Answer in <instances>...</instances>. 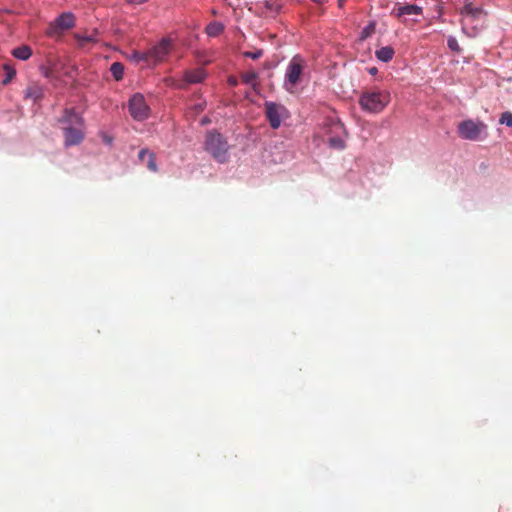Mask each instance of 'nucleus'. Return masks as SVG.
Masks as SVG:
<instances>
[{
    "instance_id": "bb28decb",
    "label": "nucleus",
    "mask_w": 512,
    "mask_h": 512,
    "mask_svg": "<svg viewBox=\"0 0 512 512\" xmlns=\"http://www.w3.org/2000/svg\"><path fill=\"white\" fill-rule=\"evenodd\" d=\"M245 57L251 58L253 60H257L263 55V50L257 49L255 51H246L243 53Z\"/></svg>"
},
{
    "instance_id": "f8f14e48",
    "label": "nucleus",
    "mask_w": 512,
    "mask_h": 512,
    "mask_svg": "<svg viewBox=\"0 0 512 512\" xmlns=\"http://www.w3.org/2000/svg\"><path fill=\"white\" fill-rule=\"evenodd\" d=\"M206 77V72L202 68L187 70L184 73V81L187 84H196L202 82Z\"/></svg>"
},
{
    "instance_id": "4be33fe9",
    "label": "nucleus",
    "mask_w": 512,
    "mask_h": 512,
    "mask_svg": "<svg viewBox=\"0 0 512 512\" xmlns=\"http://www.w3.org/2000/svg\"><path fill=\"white\" fill-rule=\"evenodd\" d=\"M76 38L81 47H84L88 43H95L98 41L96 38V33L90 35H77Z\"/></svg>"
},
{
    "instance_id": "473e14b6",
    "label": "nucleus",
    "mask_w": 512,
    "mask_h": 512,
    "mask_svg": "<svg viewBox=\"0 0 512 512\" xmlns=\"http://www.w3.org/2000/svg\"><path fill=\"white\" fill-rule=\"evenodd\" d=\"M229 83H230L231 85L235 86V85L237 84V80H236V79H234V78H231V79H229Z\"/></svg>"
},
{
    "instance_id": "dca6fc26",
    "label": "nucleus",
    "mask_w": 512,
    "mask_h": 512,
    "mask_svg": "<svg viewBox=\"0 0 512 512\" xmlns=\"http://www.w3.org/2000/svg\"><path fill=\"white\" fill-rule=\"evenodd\" d=\"M12 55L19 60H28L32 55V49L28 45H22L12 50Z\"/></svg>"
},
{
    "instance_id": "5701e85b",
    "label": "nucleus",
    "mask_w": 512,
    "mask_h": 512,
    "mask_svg": "<svg viewBox=\"0 0 512 512\" xmlns=\"http://www.w3.org/2000/svg\"><path fill=\"white\" fill-rule=\"evenodd\" d=\"M131 59L136 62H146L147 64H150L149 58H148V51H146V52L133 51L131 54Z\"/></svg>"
},
{
    "instance_id": "2eb2a0df",
    "label": "nucleus",
    "mask_w": 512,
    "mask_h": 512,
    "mask_svg": "<svg viewBox=\"0 0 512 512\" xmlns=\"http://www.w3.org/2000/svg\"><path fill=\"white\" fill-rule=\"evenodd\" d=\"M394 54V49L391 46L381 47L375 52L376 58L385 63L391 61Z\"/></svg>"
},
{
    "instance_id": "cd10ccee",
    "label": "nucleus",
    "mask_w": 512,
    "mask_h": 512,
    "mask_svg": "<svg viewBox=\"0 0 512 512\" xmlns=\"http://www.w3.org/2000/svg\"><path fill=\"white\" fill-rule=\"evenodd\" d=\"M375 30V24L374 23H370L369 25H367L361 32V38L362 39H365L367 37H369Z\"/></svg>"
},
{
    "instance_id": "2f4dec72",
    "label": "nucleus",
    "mask_w": 512,
    "mask_h": 512,
    "mask_svg": "<svg viewBox=\"0 0 512 512\" xmlns=\"http://www.w3.org/2000/svg\"><path fill=\"white\" fill-rule=\"evenodd\" d=\"M209 122H210V120H209L207 117H205V118H203V119L201 120V124H202V125L208 124Z\"/></svg>"
},
{
    "instance_id": "20e7f679",
    "label": "nucleus",
    "mask_w": 512,
    "mask_h": 512,
    "mask_svg": "<svg viewBox=\"0 0 512 512\" xmlns=\"http://www.w3.org/2000/svg\"><path fill=\"white\" fill-rule=\"evenodd\" d=\"M306 67L305 60L300 55H295L290 60L284 79V88L289 93H293L295 88L300 84L303 71Z\"/></svg>"
},
{
    "instance_id": "7c9ffc66",
    "label": "nucleus",
    "mask_w": 512,
    "mask_h": 512,
    "mask_svg": "<svg viewBox=\"0 0 512 512\" xmlns=\"http://www.w3.org/2000/svg\"><path fill=\"white\" fill-rule=\"evenodd\" d=\"M345 2H346V0H338V1H337V3H338V7H339V8H343V7H344V5H345Z\"/></svg>"
},
{
    "instance_id": "9d476101",
    "label": "nucleus",
    "mask_w": 512,
    "mask_h": 512,
    "mask_svg": "<svg viewBox=\"0 0 512 512\" xmlns=\"http://www.w3.org/2000/svg\"><path fill=\"white\" fill-rule=\"evenodd\" d=\"M138 158L142 163H146L147 168L151 172H157L156 156L152 151L143 148L139 151Z\"/></svg>"
},
{
    "instance_id": "7ed1b4c3",
    "label": "nucleus",
    "mask_w": 512,
    "mask_h": 512,
    "mask_svg": "<svg viewBox=\"0 0 512 512\" xmlns=\"http://www.w3.org/2000/svg\"><path fill=\"white\" fill-rule=\"evenodd\" d=\"M204 148L218 162L224 163L227 161L229 149L227 140L216 130H210L206 133Z\"/></svg>"
},
{
    "instance_id": "f3484780",
    "label": "nucleus",
    "mask_w": 512,
    "mask_h": 512,
    "mask_svg": "<svg viewBox=\"0 0 512 512\" xmlns=\"http://www.w3.org/2000/svg\"><path fill=\"white\" fill-rule=\"evenodd\" d=\"M241 79L245 84L251 85L253 89L258 86V74L253 70L242 73Z\"/></svg>"
},
{
    "instance_id": "b1692460",
    "label": "nucleus",
    "mask_w": 512,
    "mask_h": 512,
    "mask_svg": "<svg viewBox=\"0 0 512 512\" xmlns=\"http://www.w3.org/2000/svg\"><path fill=\"white\" fill-rule=\"evenodd\" d=\"M329 145L336 149H344L345 148V142L339 138V137H331L328 140Z\"/></svg>"
},
{
    "instance_id": "1a4fd4ad",
    "label": "nucleus",
    "mask_w": 512,
    "mask_h": 512,
    "mask_svg": "<svg viewBox=\"0 0 512 512\" xmlns=\"http://www.w3.org/2000/svg\"><path fill=\"white\" fill-rule=\"evenodd\" d=\"M75 24V18L72 13L61 14L48 28V35H60L62 31L72 28Z\"/></svg>"
},
{
    "instance_id": "412c9836",
    "label": "nucleus",
    "mask_w": 512,
    "mask_h": 512,
    "mask_svg": "<svg viewBox=\"0 0 512 512\" xmlns=\"http://www.w3.org/2000/svg\"><path fill=\"white\" fill-rule=\"evenodd\" d=\"M110 71L117 81H120L124 76V66L120 62H114L110 67Z\"/></svg>"
},
{
    "instance_id": "4468645a",
    "label": "nucleus",
    "mask_w": 512,
    "mask_h": 512,
    "mask_svg": "<svg viewBox=\"0 0 512 512\" xmlns=\"http://www.w3.org/2000/svg\"><path fill=\"white\" fill-rule=\"evenodd\" d=\"M485 12L481 7H474L471 3L465 4V6L461 9V15L464 17H469L472 20L479 19Z\"/></svg>"
},
{
    "instance_id": "f257e3e1",
    "label": "nucleus",
    "mask_w": 512,
    "mask_h": 512,
    "mask_svg": "<svg viewBox=\"0 0 512 512\" xmlns=\"http://www.w3.org/2000/svg\"><path fill=\"white\" fill-rule=\"evenodd\" d=\"M59 121L65 125L63 131L66 146L77 145L83 140V119L73 109H66Z\"/></svg>"
},
{
    "instance_id": "6e6552de",
    "label": "nucleus",
    "mask_w": 512,
    "mask_h": 512,
    "mask_svg": "<svg viewBox=\"0 0 512 512\" xmlns=\"http://www.w3.org/2000/svg\"><path fill=\"white\" fill-rule=\"evenodd\" d=\"M171 40L162 39L157 45L148 50V58L150 64H157L163 61L171 51Z\"/></svg>"
},
{
    "instance_id": "0eeeda50",
    "label": "nucleus",
    "mask_w": 512,
    "mask_h": 512,
    "mask_svg": "<svg viewBox=\"0 0 512 512\" xmlns=\"http://www.w3.org/2000/svg\"><path fill=\"white\" fill-rule=\"evenodd\" d=\"M265 114L273 129H277L281 125L282 116L286 113V108L275 102L266 101L264 104Z\"/></svg>"
},
{
    "instance_id": "ddd939ff",
    "label": "nucleus",
    "mask_w": 512,
    "mask_h": 512,
    "mask_svg": "<svg viewBox=\"0 0 512 512\" xmlns=\"http://www.w3.org/2000/svg\"><path fill=\"white\" fill-rule=\"evenodd\" d=\"M24 97L34 102L39 101L43 98V88L38 84L29 85L24 91Z\"/></svg>"
},
{
    "instance_id": "39448f33",
    "label": "nucleus",
    "mask_w": 512,
    "mask_h": 512,
    "mask_svg": "<svg viewBox=\"0 0 512 512\" xmlns=\"http://www.w3.org/2000/svg\"><path fill=\"white\" fill-rule=\"evenodd\" d=\"M458 135L465 140L480 141L487 137V125L479 120H464L458 124Z\"/></svg>"
},
{
    "instance_id": "a211bd4d",
    "label": "nucleus",
    "mask_w": 512,
    "mask_h": 512,
    "mask_svg": "<svg viewBox=\"0 0 512 512\" xmlns=\"http://www.w3.org/2000/svg\"><path fill=\"white\" fill-rule=\"evenodd\" d=\"M265 12L273 15L277 14L282 8L281 0H265L264 1Z\"/></svg>"
},
{
    "instance_id": "6ab92c4d",
    "label": "nucleus",
    "mask_w": 512,
    "mask_h": 512,
    "mask_svg": "<svg viewBox=\"0 0 512 512\" xmlns=\"http://www.w3.org/2000/svg\"><path fill=\"white\" fill-rule=\"evenodd\" d=\"M224 30V25L220 22H211L206 27V33L211 37L220 35Z\"/></svg>"
},
{
    "instance_id": "393cba45",
    "label": "nucleus",
    "mask_w": 512,
    "mask_h": 512,
    "mask_svg": "<svg viewBox=\"0 0 512 512\" xmlns=\"http://www.w3.org/2000/svg\"><path fill=\"white\" fill-rule=\"evenodd\" d=\"M447 45L454 52L459 53L461 51V48H460V46L458 44L457 39L455 37H453V36H450L448 38Z\"/></svg>"
},
{
    "instance_id": "423d86ee",
    "label": "nucleus",
    "mask_w": 512,
    "mask_h": 512,
    "mask_svg": "<svg viewBox=\"0 0 512 512\" xmlns=\"http://www.w3.org/2000/svg\"><path fill=\"white\" fill-rule=\"evenodd\" d=\"M130 115L137 121H143L148 118L149 107L145 102L143 95L135 94L129 100Z\"/></svg>"
},
{
    "instance_id": "f03ea898",
    "label": "nucleus",
    "mask_w": 512,
    "mask_h": 512,
    "mask_svg": "<svg viewBox=\"0 0 512 512\" xmlns=\"http://www.w3.org/2000/svg\"><path fill=\"white\" fill-rule=\"evenodd\" d=\"M390 100L389 91L372 88L361 93L359 105L367 113L378 114L388 106Z\"/></svg>"
},
{
    "instance_id": "aec40b11",
    "label": "nucleus",
    "mask_w": 512,
    "mask_h": 512,
    "mask_svg": "<svg viewBox=\"0 0 512 512\" xmlns=\"http://www.w3.org/2000/svg\"><path fill=\"white\" fill-rule=\"evenodd\" d=\"M3 71L5 74L4 79L2 80L3 85L9 84L13 78L16 76V69L9 63H5L3 65Z\"/></svg>"
},
{
    "instance_id": "c85d7f7f",
    "label": "nucleus",
    "mask_w": 512,
    "mask_h": 512,
    "mask_svg": "<svg viewBox=\"0 0 512 512\" xmlns=\"http://www.w3.org/2000/svg\"><path fill=\"white\" fill-rule=\"evenodd\" d=\"M204 107H205V103L200 102V103L195 104L193 108L195 110V113H199L204 110Z\"/></svg>"
},
{
    "instance_id": "c756f323",
    "label": "nucleus",
    "mask_w": 512,
    "mask_h": 512,
    "mask_svg": "<svg viewBox=\"0 0 512 512\" xmlns=\"http://www.w3.org/2000/svg\"><path fill=\"white\" fill-rule=\"evenodd\" d=\"M368 71H369V73H370L371 75H375V74H377V72H378V70H377V68H376V67H371Z\"/></svg>"
},
{
    "instance_id": "a878e982",
    "label": "nucleus",
    "mask_w": 512,
    "mask_h": 512,
    "mask_svg": "<svg viewBox=\"0 0 512 512\" xmlns=\"http://www.w3.org/2000/svg\"><path fill=\"white\" fill-rule=\"evenodd\" d=\"M499 122L501 124H505L508 127H512V113L510 112H504L501 114V117L499 119Z\"/></svg>"
},
{
    "instance_id": "9b49d317",
    "label": "nucleus",
    "mask_w": 512,
    "mask_h": 512,
    "mask_svg": "<svg viewBox=\"0 0 512 512\" xmlns=\"http://www.w3.org/2000/svg\"><path fill=\"white\" fill-rule=\"evenodd\" d=\"M422 12V7L414 4H407L394 8L392 13L397 17H402L405 15H421Z\"/></svg>"
}]
</instances>
